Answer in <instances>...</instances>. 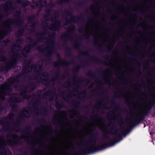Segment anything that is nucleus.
Here are the masks:
<instances>
[{
  "label": "nucleus",
  "instance_id": "f257e3e1",
  "mask_svg": "<svg viewBox=\"0 0 155 155\" xmlns=\"http://www.w3.org/2000/svg\"><path fill=\"white\" fill-rule=\"evenodd\" d=\"M9 87L7 84H5L2 86L1 89V92H0V94L2 95H5V92L9 90Z\"/></svg>",
  "mask_w": 155,
  "mask_h": 155
},
{
  "label": "nucleus",
  "instance_id": "f03ea898",
  "mask_svg": "<svg viewBox=\"0 0 155 155\" xmlns=\"http://www.w3.org/2000/svg\"><path fill=\"white\" fill-rule=\"evenodd\" d=\"M5 35L3 31H1L0 32V39L2 38Z\"/></svg>",
  "mask_w": 155,
  "mask_h": 155
},
{
  "label": "nucleus",
  "instance_id": "7ed1b4c3",
  "mask_svg": "<svg viewBox=\"0 0 155 155\" xmlns=\"http://www.w3.org/2000/svg\"><path fill=\"white\" fill-rule=\"evenodd\" d=\"M5 60V58L3 56H1L0 57V61H4Z\"/></svg>",
  "mask_w": 155,
  "mask_h": 155
}]
</instances>
